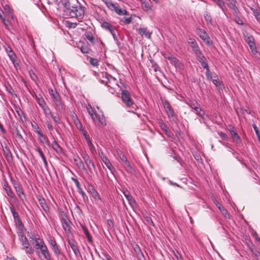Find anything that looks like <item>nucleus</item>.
<instances>
[{
	"instance_id": "f257e3e1",
	"label": "nucleus",
	"mask_w": 260,
	"mask_h": 260,
	"mask_svg": "<svg viewBox=\"0 0 260 260\" xmlns=\"http://www.w3.org/2000/svg\"><path fill=\"white\" fill-rule=\"evenodd\" d=\"M62 4L66 8L67 12L71 17L82 19L84 15V8L79 1H61Z\"/></svg>"
},
{
	"instance_id": "f03ea898",
	"label": "nucleus",
	"mask_w": 260,
	"mask_h": 260,
	"mask_svg": "<svg viewBox=\"0 0 260 260\" xmlns=\"http://www.w3.org/2000/svg\"><path fill=\"white\" fill-rule=\"evenodd\" d=\"M122 102L127 108L135 109L136 107L134 101L131 98V94L127 90H123L121 93Z\"/></svg>"
},
{
	"instance_id": "7ed1b4c3",
	"label": "nucleus",
	"mask_w": 260,
	"mask_h": 260,
	"mask_svg": "<svg viewBox=\"0 0 260 260\" xmlns=\"http://www.w3.org/2000/svg\"><path fill=\"white\" fill-rule=\"evenodd\" d=\"M103 79L102 82L105 84L108 87L114 88L115 86H117L116 79L111 75L105 73L103 76Z\"/></svg>"
},
{
	"instance_id": "20e7f679",
	"label": "nucleus",
	"mask_w": 260,
	"mask_h": 260,
	"mask_svg": "<svg viewBox=\"0 0 260 260\" xmlns=\"http://www.w3.org/2000/svg\"><path fill=\"white\" fill-rule=\"evenodd\" d=\"M106 6L111 10H114L119 15L127 14L125 9H122L117 4H114L112 1H105Z\"/></svg>"
},
{
	"instance_id": "39448f33",
	"label": "nucleus",
	"mask_w": 260,
	"mask_h": 260,
	"mask_svg": "<svg viewBox=\"0 0 260 260\" xmlns=\"http://www.w3.org/2000/svg\"><path fill=\"white\" fill-rule=\"evenodd\" d=\"M196 32L199 37L208 45H211L212 42L207 32L202 28H197Z\"/></svg>"
},
{
	"instance_id": "423d86ee",
	"label": "nucleus",
	"mask_w": 260,
	"mask_h": 260,
	"mask_svg": "<svg viewBox=\"0 0 260 260\" xmlns=\"http://www.w3.org/2000/svg\"><path fill=\"white\" fill-rule=\"evenodd\" d=\"M91 119L93 123L97 126H104L107 124L105 117L103 113H96L95 116L93 117Z\"/></svg>"
},
{
	"instance_id": "0eeeda50",
	"label": "nucleus",
	"mask_w": 260,
	"mask_h": 260,
	"mask_svg": "<svg viewBox=\"0 0 260 260\" xmlns=\"http://www.w3.org/2000/svg\"><path fill=\"white\" fill-rule=\"evenodd\" d=\"M20 241L23 246V249L25 250V252L27 254H32L34 252V249L30 246L28 241L25 236H21Z\"/></svg>"
},
{
	"instance_id": "6e6552de",
	"label": "nucleus",
	"mask_w": 260,
	"mask_h": 260,
	"mask_svg": "<svg viewBox=\"0 0 260 260\" xmlns=\"http://www.w3.org/2000/svg\"><path fill=\"white\" fill-rule=\"evenodd\" d=\"M29 238L31 239L30 242L32 244L35 245V247L37 250V251H39L47 246L43 240L40 239L39 237L35 238V239H34L32 237L30 236Z\"/></svg>"
},
{
	"instance_id": "1a4fd4ad",
	"label": "nucleus",
	"mask_w": 260,
	"mask_h": 260,
	"mask_svg": "<svg viewBox=\"0 0 260 260\" xmlns=\"http://www.w3.org/2000/svg\"><path fill=\"white\" fill-rule=\"evenodd\" d=\"M188 105L194 110V112L199 116H202L204 114L200 105L196 100H190L187 103Z\"/></svg>"
},
{
	"instance_id": "9d476101",
	"label": "nucleus",
	"mask_w": 260,
	"mask_h": 260,
	"mask_svg": "<svg viewBox=\"0 0 260 260\" xmlns=\"http://www.w3.org/2000/svg\"><path fill=\"white\" fill-rule=\"evenodd\" d=\"M1 146L3 151L4 155L6 158L7 162L9 164L12 162L13 160V157L10 150L6 145L4 146L2 144H1Z\"/></svg>"
},
{
	"instance_id": "9b49d317",
	"label": "nucleus",
	"mask_w": 260,
	"mask_h": 260,
	"mask_svg": "<svg viewBox=\"0 0 260 260\" xmlns=\"http://www.w3.org/2000/svg\"><path fill=\"white\" fill-rule=\"evenodd\" d=\"M102 27L104 29L109 31L112 35L113 38L115 39L116 38V35L115 34V27L112 25L110 23L104 21L102 23Z\"/></svg>"
},
{
	"instance_id": "f8f14e48",
	"label": "nucleus",
	"mask_w": 260,
	"mask_h": 260,
	"mask_svg": "<svg viewBox=\"0 0 260 260\" xmlns=\"http://www.w3.org/2000/svg\"><path fill=\"white\" fill-rule=\"evenodd\" d=\"M162 103L168 116L169 117H173L175 116V112L169 102L167 100H165L162 101Z\"/></svg>"
},
{
	"instance_id": "ddd939ff",
	"label": "nucleus",
	"mask_w": 260,
	"mask_h": 260,
	"mask_svg": "<svg viewBox=\"0 0 260 260\" xmlns=\"http://www.w3.org/2000/svg\"><path fill=\"white\" fill-rule=\"evenodd\" d=\"M101 158L102 161L104 162L105 165L106 166L107 168L111 172L112 174L114 173L115 171V169L113 167V165L111 163L110 161L107 157V156L105 155L103 153H102L101 154Z\"/></svg>"
},
{
	"instance_id": "4468645a",
	"label": "nucleus",
	"mask_w": 260,
	"mask_h": 260,
	"mask_svg": "<svg viewBox=\"0 0 260 260\" xmlns=\"http://www.w3.org/2000/svg\"><path fill=\"white\" fill-rule=\"evenodd\" d=\"M61 222L63 229L66 232L70 231V221L68 216L65 214L61 215Z\"/></svg>"
},
{
	"instance_id": "2eb2a0df",
	"label": "nucleus",
	"mask_w": 260,
	"mask_h": 260,
	"mask_svg": "<svg viewBox=\"0 0 260 260\" xmlns=\"http://www.w3.org/2000/svg\"><path fill=\"white\" fill-rule=\"evenodd\" d=\"M87 191L91 194L92 197L96 201L101 200V197L98 191L95 189L94 186L92 185L89 184L87 186Z\"/></svg>"
},
{
	"instance_id": "dca6fc26",
	"label": "nucleus",
	"mask_w": 260,
	"mask_h": 260,
	"mask_svg": "<svg viewBox=\"0 0 260 260\" xmlns=\"http://www.w3.org/2000/svg\"><path fill=\"white\" fill-rule=\"evenodd\" d=\"M164 56L166 59L169 60L170 63L175 67H178L180 66V62L178 59H177L173 55L169 53H167L164 54Z\"/></svg>"
},
{
	"instance_id": "f3484780",
	"label": "nucleus",
	"mask_w": 260,
	"mask_h": 260,
	"mask_svg": "<svg viewBox=\"0 0 260 260\" xmlns=\"http://www.w3.org/2000/svg\"><path fill=\"white\" fill-rule=\"evenodd\" d=\"M3 188L5 190L7 196L13 199L15 197V194L11 188V187L9 186L8 183L7 181H4L3 182Z\"/></svg>"
},
{
	"instance_id": "a211bd4d",
	"label": "nucleus",
	"mask_w": 260,
	"mask_h": 260,
	"mask_svg": "<svg viewBox=\"0 0 260 260\" xmlns=\"http://www.w3.org/2000/svg\"><path fill=\"white\" fill-rule=\"evenodd\" d=\"M229 131L232 136L234 142L236 143H241V139L238 133L235 131L234 127L232 126H230Z\"/></svg>"
},
{
	"instance_id": "6ab92c4d",
	"label": "nucleus",
	"mask_w": 260,
	"mask_h": 260,
	"mask_svg": "<svg viewBox=\"0 0 260 260\" xmlns=\"http://www.w3.org/2000/svg\"><path fill=\"white\" fill-rule=\"evenodd\" d=\"M69 243L72 249L74 251V253L75 255H76V256L77 257V256H80V252L78 248V246L77 245V242L74 240H69Z\"/></svg>"
},
{
	"instance_id": "aec40b11",
	"label": "nucleus",
	"mask_w": 260,
	"mask_h": 260,
	"mask_svg": "<svg viewBox=\"0 0 260 260\" xmlns=\"http://www.w3.org/2000/svg\"><path fill=\"white\" fill-rule=\"evenodd\" d=\"M139 34L142 37H145L146 38L150 39L152 32L148 31L146 27H140L138 29Z\"/></svg>"
},
{
	"instance_id": "412c9836",
	"label": "nucleus",
	"mask_w": 260,
	"mask_h": 260,
	"mask_svg": "<svg viewBox=\"0 0 260 260\" xmlns=\"http://www.w3.org/2000/svg\"><path fill=\"white\" fill-rule=\"evenodd\" d=\"M55 106V109L61 112L62 110H64L65 109V105L62 102L61 100V98H59L57 100H55L53 102Z\"/></svg>"
},
{
	"instance_id": "4be33fe9",
	"label": "nucleus",
	"mask_w": 260,
	"mask_h": 260,
	"mask_svg": "<svg viewBox=\"0 0 260 260\" xmlns=\"http://www.w3.org/2000/svg\"><path fill=\"white\" fill-rule=\"evenodd\" d=\"M124 194L131 207L133 208L137 206L136 202L129 192L128 191H125L124 192Z\"/></svg>"
},
{
	"instance_id": "5701e85b",
	"label": "nucleus",
	"mask_w": 260,
	"mask_h": 260,
	"mask_svg": "<svg viewBox=\"0 0 260 260\" xmlns=\"http://www.w3.org/2000/svg\"><path fill=\"white\" fill-rule=\"evenodd\" d=\"M37 253L39 254L41 253L43 256L44 259L46 260H50L51 255L47 246L44 247L43 249H41L39 251H37Z\"/></svg>"
},
{
	"instance_id": "b1692460",
	"label": "nucleus",
	"mask_w": 260,
	"mask_h": 260,
	"mask_svg": "<svg viewBox=\"0 0 260 260\" xmlns=\"http://www.w3.org/2000/svg\"><path fill=\"white\" fill-rule=\"evenodd\" d=\"M5 50L10 59L13 62H14L16 59V56L13 52L12 48L10 46H8L5 48Z\"/></svg>"
},
{
	"instance_id": "393cba45",
	"label": "nucleus",
	"mask_w": 260,
	"mask_h": 260,
	"mask_svg": "<svg viewBox=\"0 0 260 260\" xmlns=\"http://www.w3.org/2000/svg\"><path fill=\"white\" fill-rule=\"evenodd\" d=\"M81 227L82 229V230L83 231L84 234H85L88 241L89 243L92 244L93 243V240L92 238L91 235L90 234L89 231H88L87 228L84 225H81Z\"/></svg>"
},
{
	"instance_id": "a878e982",
	"label": "nucleus",
	"mask_w": 260,
	"mask_h": 260,
	"mask_svg": "<svg viewBox=\"0 0 260 260\" xmlns=\"http://www.w3.org/2000/svg\"><path fill=\"white\" fill-rule=\"evenodd\" d=\"M141 7L145 10L148 11L151 10L152 7V3L151 1H141Z\"/></svg>"
},
{
	"instance_id": "bb28decb",
	"label": "nucleus",
	"mask_w": 260,
	"mask_h": 260,
	"mask_svg": "<svg viewBox=\"0 0 260 260\" xmlns=\"http://www.w3.org/2000/svg\"><path fill=\"white\" fill-rule=\"evenodd\" d=\"M84 162L86 165L88 169L91 173L93 170H95V168L94 164L91 159H89L88 160L84 161Z\"/></svg>"
},
{
	"instance_id": "cd10ccee",
	"label": "nucleus",
	"mask_w": 260,
	"mask_h": 260,
	"mask_svg": "<svg viewBox=\"0 0 260 260\" xmlns=\"http://www.w3.org/2000/svg\"><path fill=\"white\" fill-rule=\"evenodd\" d=\"M40 142L42 143H47L48 142L47 138L45 136L42 132H38L37 134Z\"/></svg>"
},
{
	"instance_id": "c85d7f7f",
	"label": "nucleus",
	"mask_w": 260,
	"mask_h": 260,
	"mask_svg": "<svg viewBox=\"0 0 260 260\" xmlns=\"http://www.w3.org/2000/svg\"><path fill=\"white\" fill-rule=\"evenodd\" d=\"M52 148L57 153H60L62 151V149L59 146V145L58 144V143L55 141L54 140L52 142Z\"/></svg>"
},
{
	"instance_id": "c756f323",
	"label": "nucleus",
	"mask_w": 260,
	"mask_h": 260,
	"mask_svg": "<svg viewBox=\"0 0 260 260\" xmlns=\"http://www.w3.org/2000/svg\"><path fill=\"white\" fill-rule=\"evenodd\" d=\"M16 192L18 196V197L20 198L21 201L22 202H24V200H25V196L24 194V191H23V189L22 188L20 189H17L16 190Z\"/></svg>"
},
{
	"instance_id": "7c9ffc66",
	"label": "nucleus",
	"mask_w": 260,
	"mask_h": 260,
	"mask_svg": "<svg viewBox=\"0 0 260 260\" xmlns=\"http://www.w3.org/2000/svg\"><path fill=\"white\" fill-rule=\"evenodd\" d=\"M39 202L40 204L41 207L43 208V209L45 211L47 212L49 210V208L47 204H46L45 200L43 198H40L39 199Z\"/></svg>"
},
{
	"instance_id": "2f4dec72",
	"label": "nucleus",
	"mask_w": 260,
	"mask_h": 260,
	"mask_svg": "<svg viewBox=\"0 0 260 260\" xmlns=\"http://www.w3.org/2000/svg\"><path fill=\"white\" fill-rule=\"evenodd\" d=\"M49 92L53 99V102L60 98L58 92L55 90H53L52 89H49Z\"/></svg>"
},
{
	"instance_id": "473e14b6",
	"label": "nucleus",
	"mask_w": 260,
	"mask_h": 260,
	"mask_svg": "<svg viewBox=\"0 0 260 260\" xmlns=\"http://www.w3.org/2000/svg\"><path fill=\"white\" fill-rule=\"evenodd\" d=\"M218 209L220 211L221 214L226 218L230 219L231 217L230 214L228 212L226 209H225L222 206L221 207H218Z\"/></svg>"
},
{
	"instance_id": "72a5a7b5",
	"label": "nucleus",
	"mask_w": 260,
	"mask_h": 260,
	"mask_svg": "<svg viewBox=\"0 0 260 260\" xmlns=\"http://www.w3.org/2000/svg\"><path fill=\"white\" fill-rule=\"evenodd\" d=\"M13 216L15 220H17L20 225L22 224L21 220L19 217L18 213L13 208H11Z\"/></svg>"
},
{
	"instance_id": "f704fd0d",
	"label": "nucleus",
	"mask_w": 260,
	"mask_h": 260,
	"mask_svg": "<svg viewBox=\"0 0 260 260\" xmlns=\"http://www.w3.org/2000/svg\"><path fill=\"white\" fill-rule=\"evenodd\" d=\"M4 10L8 13L9 16L11 17L12 19L14 18L13 14V10L10 8L9 5L6 4L4 7Z\"/></svg>"
},
{
	"instance_id": "c9c22d12",
	"label": "nucleus",
	"mask_w": 260,
	"mask_h": 260,
	"mask_svg": "<svg viewBox=\"0 0 260 260\" xmlns=\"http://www.w3.org/2000/svg\"><path fill=\"white\" fill-rule=\"evenodd\" d=\"M37 151L39 152L40 156L41 157L42 159H43L45 167L47 168L48 163H47V160L46 159V157H45L44 153H43L42 151L41 150V148H37Z\"/></svg>"
},
{
	"instance_id": "e433bc0d",
	"label": "nucleus",
	"mask_w": 260,
	"mask_h": 260,
	"mask_svg": "<svg viewBox=\"0 0 260 260\" xmlns=\"http://www.w3.org/2000/svg\"><path fill=\"white\" fill-rule=\"evenodd\" d=\"M250 49L253 54H255L257 53L256 47L255 43V40L251 42L248 44Z\"/></svg>"
},
{
	"instance_id": "4c0bfd02",
	"label": "nucleus",
	"mask_w": 260,
	"mask_h": 260,
	"mask_svg": "<svg viewBox=\"0 0 260 260\" xmlns=\"http://www.w3.org/2000/svg\"><path fill=\"white\" fill-rule=\"evenodd\" d=\"M75 162H76V165L79 168L81 169H85L84 163L83 161L80 159V158H78V159L75 158L74 159Z\"/></svg>"
},
{
	"instance_id": "58836bf2",
	"label": "nucleus",
	"mask_w": 260,
	"mask_h": 260,
	"mask_svg": "<svg viewBox=\"0 0 260 260\" xmlns=\"http://www.w3.org/2000/svg\"><path fill=\"white\" fill-rule=\"evenodd\" d=\"M37 102L39 105V106L42 108V109L43 108V107H45L47 104H46V102H45L44 100L42 97H37Z\"/></svg>"
},
{
	"instance_id": "ea45409f",
	"label": "nucleus",
	"mask_w": 260,
	"mask_h": 260,
	"mask_svg": "<svg viewBox=\"0 0 260 260\" xmlns=\"http://www.w3.org/2000/svg\"><path fill=\"white\" fill-rule=\"evenodd\" d=\"M42 109L46 117L52 116V113L47 105H46L45 107H43Z\"/></svg>"
},
{
	"instance_id": "a19ab883",
	"label": "nucleus",
	"mask_w": 260,
	"mask_h": 260,
	"mask_svg": "<svg viewBox=\"0 0 260 260\" xmlns=\"http://www.w3.org/2000/svg\"><path fill=\"white\" fill-rule=\"evenodd\" d=\"M87 144L89 147L91 154L93 155H94L96 153V151L93 144L92 143L91 141H88V143Z\"/></svg>"
},
{
	"instance_id": "79ce46f5",
	"label": "nucleus",
	"mask_w": 260,
	"mask_h": 260,
	"mask_svg": "<svg viewBox=\"0 0 260 260\" xmlns=\"http://www.w3.org/2000/svg\"><path fill=\"white\" fill-rule=\"evenodd\" d=\"M15 114H17L18 116V118L22 120V117L23 115V113L21 109L19 107H15Z\"/></svg>"
},
{
	"instance_id": "37998d69",
	"label": "nucleus",
	"mask_w": 260,
	"mask_h": 260,
	"mask_svg": "<svg viewBox=\"0 0 260 260\" xmlns=\"http://www.w3.org/2000/svg\"><path fill=\"white\" fill-rule=\"evenodd\" d=\"M51 249L56 256H58L61 254V249L57 245L53 246Z\"/></svg>"
},
{
	"instance_id": "c03bdc74",
	"label": "nucleus",
	"mask_w": 260,
	"mask_h": 260,
	"mask_svg": "<svg viewBox=\"0 0 260 260\" xmlns=\"http://www.w3.org/2000/svg\"><path fill=\"white\" fill-rule=\"evenodd\" d=\"M251 9L256 20L260 22V12L256 9L251 8Z\"/></svg>"
},
{
	"instance_id": "a18cd8bd",
	"label": "nucleus",
	"mask_w": 260,
	"mask_h": 260,
	"mask_svg": "<svg viewBox=\"0 0 260 260\" xmlns=\"http://www.w3.org/2000/svg\"><path fill=\"white\" fill-rule=\"evenodd\" d=\"M87 110L88 114L90 115L91 118L95 116L96 113L94 112V110L90 105H88V106L87 107Z\"/></svg>"
},
{
	"instance_id": "49530a36",
	"label": "nucleus",
	"mask_w": 260,
	"mask_h": 260,
	"mask_svg": "<svg viewBox=\"0 0 260 260\" xmlns=\"http://www.w3.org/2000/svg\"><path fill=\"white\" fill-rule=\"evenodd\" d=\"M85 36L86 37V39H88L91 43H93L94 42V38L91 32H86L85 34Z\"/></svg>"
},
{
	"instance_id": "de8ad7c7",
	"label": "nucleus",
	"mask_w": 260,
	"mask_h": 260,
	"mask_svg": "<svg viewBox=\"0 0 260 260\" xmlns=\"http://www.w3.org/2000/svg\"><path fill=\"white\" fill-rule=\"evenodd\" d=\"M173 260H183L181 254L179 253L178 251H173Z\"/></svg>"
},
{
	"instance_id": "09e8293b",
	"label": "nucleus",
	"mask_w": 260,
	"mask_h": 260,
	"mask_svg": "<svg viewBox=\"0 0 260 260\" xmlns=\"http://www.w3.org/2000/svg\"><path fill=\"white\" fill-rule=\"evenodd\" d=\"M124 164L126 170L127 172L132 173L134 171V169L128 161H126Z\"/></svg>"
},
{
	"instance_id": "8fccbe9b",
	"label": "nucleus",
	"mask_w": 260,
	"mask_h": 260,
	"mask_svg": "<svg viewBox=\"0 0 260 260\" xmlns=\"http://www.w3.org/2000/svg\"><path fill=\"white\" fill-rule=\"evenodd\" d=\"M196 56L198 60L200 62L202 60H204V59H206L205 56L203 54L201 51H199V53L196 54Z\"/></svg>"
},
{
	"instance_id": "3c124183",
	"label": "nucleus",
	"mask_w": 260,
	"mask_h": 260,
	"mask_svg": "<svg viewBox=\"0 0 260 260\" xmlns=\"http://www.w3.org/2000/svg\"><path fill=\"white\" fill-rule=\"evenodd\" d=\"M196 56L198 60L200 62L202 60H204V59H206L205 56L203 54L201 51H199V53L196 54Z\"/></svg>"
},
{
	"instance_id": "603ef678",
	"label": "nucleus",
	"mask_w": 260,
	"mask_h": 260,
	"mask_svg": "<svg viewBox=\"0 0 260 260\" xmlns=\"http://www.w3.org/2000/svg\"><path fill=\"white\" fill-rule=\"evenodd\" d=\"M187 42L191 48H193L194 47V46H196L197 45H198V44L196 42V40L193 38H189L187 40Z\"/></svg>"
},
{
	"instance_id": "864d4df0",
	"label": "nucleus",
	"mask_w": 260,
	"mask_h": 260,
	"mask_svg": "<svg viewBox=\"0 0 260 260\" xmlns=\"http://www.w3.org/2000/svg\"><path fill=\"white\" fill-rule=\"evenodd\" d=\"M161 129L164 131L167 135H168L169 132L168 130L167 126L163 122H161L159 123Z\"/></svg>"
},
{
	"instance_id": "5fc2aeb1",
	"label": "nucleus",
	"mask_w": 260,
	"mask_h": 260,
	"mask_svg": "<svg viewBox=\"0 0 260 260\" xmlns=\"http://www.w3.org/2000/svg\"><path fill=\"white\" fill-rule=\"evenodd\" d=\"M80 154L84 161L90 159L89 155L87 154V153L86 151H82L80 153Z\"/></svg>"
},
{
	"instance_id": "6e6d98bb",
	"label": "nucleus",
	"mask_w": 260,
	"mask_h": 260,
	"mask_svg": "<svg viewBox=\"0 0 260 260\" xmlns=\"http://www.w3.org/2000/svg\"><path fill=\"white\" fill-rule=\"evenodd\" d=\"M50 117L52 118L55 123L60 124L61 123V119L58 116H55L52 114Z\"/></svg>"
},
{
	"instance_id": "4d7b16f0",
	"label": "nucleus",
	"mask_w": 260,
	"mask_h": 260,
	"mask_svg": "<svg viewBox=\"0 0 260 260\" xmlns=\"http://www.w3.org/2000/svg\"><path fill=\"white\" fill-rule=\"evenodd\" d=\"M253 129L256 134L257 137L258 138V141L260 142V131H259L258 127L256 125V124H254L252 125Z\"/></svg>"
},
{
	"instance_id": "13d9d810",
	"label": "nucleus",
	"mask_w": 260,
	"mask_h": 260,
	"mask_svg": "<svg viewBox=\"0 0 260 260\" xmlns=\"http://www.w3.org/2000/svg\"><path fill=\"white\" fill-rule=\"evenodd\" d=\"M66 24L67 27L73 28H76L78 25L77 23H73L68 21H66Z\"/></svg>"
},
{
	"instance_id": "bf43d9fd",
	"label": "nucleus",
	"mask_w": 260,
	"mask_h": 260,
	"mask_svg": "<svg viewBox=\"0 0 260 260\" xmlns=\"http://www.w3.org/2000/svg\"><path fill=\"white\" fill-rule=\"evenodd\" d=\"M90 63L93 66H98L99 65V61L97 59L90 58L89 59Z\"/></svg>"
},
{
	"instance_id": "052dcab7",
	"label": "nucleus",
	"mask_w": 260,
	"mask_h": 260,
	"mask_svg": "<svg viewBox=\"0 0 260 260\" xmlns=\"http://www.w3.org/2000/svg\"><path fill=\"white\" fill-rule=\"evenodd\" d=\"M134 250L136 253H137L138 256L140 255L143 256V254L138 245H136V247H134Z\"/></svg>"
},
{
	"instance_id": "680f3d73",
	"label": "nucleus",
	"mask_w": 260,
	"mask_h": 260,
	"mask_svg": "<svg viewBox=\"0 0 260 260\" xmlns=\"http://www.w3.org/2000/svg\"><path fill=\"white\" fill-rule=\"evenodd\" d=\"M204 18H205L207 23H210V24L212 23L211 17L208 13H206L205 14Z\"/></svg>"
},
{
	"instance_id": "e2e57ef3",
	"label": "nucleus",
	"mask_w": 260,
	"mask_h": 260,
	"mask_svg": "<svg viewBox=\"0 0 260 260\" xmlns=\"http://www.w3.org/2000/svg\"><path fill=\"white\" fill-rule=\"evenodd\" d=\"M32 127L34 128V131L37 133L38 134V132H41L40 128L38 126V125L35 123L34 124H31Z\"/></svg>"
},
{
	"instance_id": "0e129e2a",
	"label": "nucleus",
	"mask_w": 260,
	"mask_h": 260,
	"mask_svg": "<svg viewBox=\"0 0 260 260\" xmlns=\"http://www.w3.org/2000/svg\"><path fill=\"white\" fill-rule=\"evenodd\" d=\"M206 76L208 80H211L213 78L212 73H211L209 68L206 70Z\"/></svg>"
},
{
	"instance_id": "69168bd1",
	"label": "nucleus",
	"mask_w": 260,
	"mask_h": 260,
	"mask_svg": "<svg viewBox=\"0 0 260 260\" xmlns=\"http://www.w3.org/2000/svg\"><path fill=\"white\" fill-rule=\"evenodd\" d=\"M72 180L75 182L78 190H81V188L80 184L79 181L77 180V179L72 177Z\"/></svg>"
},
{
	"instance_id": "338daca9",
	"label": "nucleus",
	"mask_w": 260,
	"mask_h": 260,
	"mask_svg": "<svg viewBox=\"0 0 260 260\" xmlns=\"http://www.w3.org/2000/svg\"><path fill=\"white\" fill-rule=\"evenodd\" d=\"M218 134L222 140H228V139H229L228 136L224 133H223L222 132H220L218 133Z\"/></svg>"
},
{
	"instance_id": "774afa93",
	"label": "nucleus",
	"mask_w": 260,
	"mask_h": 260,
	"mask_svg": "<svg viewBox=\"0 0 260 260\" xmlns=\"http://www.w3.org/2000/svg\"><path fill=\"white\" fill-rule=\"evenodd\" d=\"M254 40V38L252 36H248L247 37H245V41L248 44L251 42L253 41V40Z\"/></svg>"
}]
</instances>
